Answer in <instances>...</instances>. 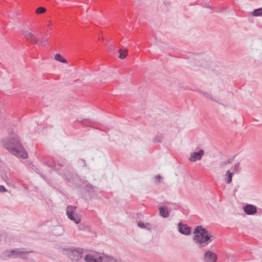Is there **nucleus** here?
Wrapping results in <instances>:
<instances>
[{"instance_id": "22", "label": "nucleus", "mask_w": 262, "mask_h": 262, "mask_svg": "<svg viewBox=\"0 0 262 262\" xmlns=\"http://www.w3.org/2000/svg\"><path fill=\"white\" fill-rule=\"evenodd\" d=\"M252 15L255 17L262 16V7L254 9L252 12Z\"/></svg>"}, {"instance_id": "37", "label": "nucleus", "mask_w": 262, "mask_h": 262, "mask_svg": "<svg viewBox=\"0 0 262 262\" xmlns=\"http://www.w3.org/2000/svg\"><path fill=\"white\" fill-rule=\"evenodd\" d=\"M30 261L31 262H35V261H34L33 259H30Z\"/></svg>"}, {"instance_id": "5", "label": "nucleus", "mask_w": 262, "mask_h": 262, "mask_svg": "<svg viewBox=\"0 0 262 262\" xmlns=\"http://www.w3.org/2000/svg\"><path fill=\"white\" fill-rule=\"evenodd\" d=\"M77 207L75 206H68L66 209V214L68 217L73 221L76 224H78L81 222L80 216L76 213Z\"/></svg>"}, {"instance_id": "27", "label": "nucleus", "mask_w": 262, "mask_h": 262, "mask_svg": "<svg viewBox=\"0 0 262 262\" xmlns=\"http://www.w3.org/2000/svg\"><path fill=\"white\" fill-rule=\"evenodd\" d=\"M199 61L198 59H194L190 61L191 64L193 66H201V64L199 63Z\"/></svg>"}, {"instance_id": "6", "label": "nucleus", "mask_w": 262, "mask_h": 262, "mask_svg": "<svg viewBox=\"0 0 262 262\" xmlns=\"http://www.w3.org/2000/svg\"><path fill=\"white\" fill-rule=\"evenodd\" d=\"M69 257L73 261H78L82 257L83 251L82 249H68Z\"/></svg>"}, {"instance_id": "7", "label": "nucleus", "mask_w": 262, "mask_h": 262, "mask_svg": "<svg viewBox=\"0 0 262 262\" xmlns=\"http://www.w3.org/2000/svg\"><path fill=\"white\" fill-rule=\"evenodd\" d=\"M24 35L27 40L33 44H38L39 43L42 46H45L46 45V40H41L39 41L38 39L33 38V35L29 31H25L24 32Z\"/></svg>"}, {"instance_id": "38", "label": "nucleus", "mask_w": 262, "mask_h": 262, "mask_svg": "<svg viewBox=\"0 0 262 262\" xmlns=\"http://www.w3.org/2000/svg\"><path fill=\"white\" fill-rule=\"evenodd\" d=\"M116 262H118V261L117 260Z\"/></svg>"}, {"instance_id": "16", "label": "nucleus", "mask_w": 262, "mask_h": 262, "mask_svg": "<svg viewBox=\"0 0 262 262\" xmlns=\"http://www.w3.org/2000/svg\"><path fill=\"white\" fill-rule=\"evenodd\" d=\"M119 54V58L121 59H123L126 58L127 55V50L124 47H122L118 50Z\"/></svg>"}, {"instance_id": "32", "label": "nucleus", "mask_w": 262, "mask_h": 262, "mask_svg": "<svg viewBox=\"0 0 262 262\" xmlns=\"http://www.w3.org/2000/svg\"><path fill=\"white\" fill-rule=\"evenodd\" d=\"M201 5L203 7H205V8H209L210 9H213V7H212L211 6H209L208 4L205 3V4H202Z\"/></svg>"}, {"instance_id": "30", "label": "nucleus", "mask_w": 262, "mask_h": 262, "mask_svg": "<svg viewBox=\"0 0 262 262\" xmlns=\"http://www.w3.org/2000/svg\"><path fill=\"white\" fill-rule=\"evenodd\" d=\"M8 190L3 185H0V192H7Z\"/></svg>"}, {"instance_id": "36", "label": "nucleus", "mask_w": 262, "mask_h": 262, "mask_svg": "<svg viewBox=\"0 0 262 262\" xmlns=\"http://www.w3.org/2000/svg\"><path fill=\"white\" fill-rule=\"evenodd\" d=\"M2 164H3V162L2 161L0 160V167H1L2 166Z\"/></svg>"}, {"instance_id": "23", "label": "nucleus", "mask_w": 262, "mask_h": 262, "mask_svg": "<svg viewBox=\"0 0 262 262\" xmlns=\"http://www.w3.org/2000/svg\"><path fill=\"white\" fill-rule=\"evenodd\" d=\"M54 59L60 62H62V63H66L67 62V61L66 60V59H65L64 58H63L62 56V55L61 54H60L59 53H57L55 56H54Z\"/></svg>"}, {"instance_id": "19", "label": "nucleus", "mask_w": 262, "mask_h": 262, "mask_svg": "<svg viewBox=\"0 0 262 262\" xmlns=\"http://www.w3.org/2000/svg\"><path fill=\"white\" fill-rule=\"evenodd\" d=\"M200 93H202V94H203V95L210 99L211 100L213 101H215L216 102H217L218 103L220 104V103L217 100H216L215 98H214L210 94L208 93V92H205V91H202V90H199L198 91Z\"/></svg>"}, {"instance_id": "4", "label": "nucleus", "mask_w": 262, "mask_h": 262, "mask_svg": "<svg viewBox=\"0 0 262 262\" xmlns=\"http://www.w3.org/2000/svg\"><path fill=\"white\" fill-rule=\"evenodd\" d=\"M43 163L51 169L57 171L60 176L61 175L60 172L61 171L69 170L70 172H73L71 170L70 166L67 165L66 159L60 157L56 158L55 160L51 158H45L43 160Z\"/></svg>"}, {"instance_id": "8", "label": "nucleus", "mask_w": 262, "mask_h": 262, "mask_svg": "<svg viewBox=\"0 0 262 262\" xmlns=\"http://www.w3.org/2000/svg\"><path fill=\"white\" fill-rule=\"evenodd\" d=\"M218 259L217 255L214 252L207 250L204 255V262H216Z\"/></svg>"}, {"instance_id": "20", "label": "nucleus", "mask_w": 262, "mask_h": 262, "mask_svg": "<svg viewBox=\"0 0 262 262\" xmlns=\"http://www.w3.org/2000/svg\"><path fill=\"white\" fill-rule=\"evenodd\" d=\"M80 123L82 125L87 127H93V125L94 123L93 121L89 119L82 120L80 121Z\"/></svg>"}, {"instance_id": "12", "label": "nucleus", "mask_w": 262, "mask_h": 262, "mask_svg": "<svg viewBox=\"0 0 262 262\" xmlns=\"http://www.w3.org/2000/svg\"><path fill=\"white\" fill-rule=\"evenodd\" d=\"M245 213L247 215H253L257 212V207L254 205L246 204L243 207Z\"/></svg>"}, {"instance_id": "15", "label": "nucleus", "mask_w": 262, "mask_h": 262, "mask_svg": "<svg viewBox=\"0 0 262 262\" xmlns=\"http://www.w3.org/2000/svg\"><path fill=\"white\" fill-rule=\"evenodd\" d=\"M233 174V172H231L229 170L226 172L225 182L226 184H229L231 183Z\"/></svg>"}, {"instance_id": "18", "label": "nucleus", "mask_w": 262, "mask_h": 262, "mask_svg": "<svg viewBox=\"0 0 262 262\" xmlns=\"http://www.w3.org/2000/svg\"><path fill=\"white\" fill-rule=\"evenodd\" d=\"M33 252L32 251H21V249H19V258L23 259H28V256L30 253Z\"/></svg>"}, {"instance_id": "34", "label": "nucleus", "mask_w": 262, "mask_h": 262, "mask_svg": "<svg viewBox=\"0 0 262 262\" xmlns=\"http://www.w3.org/2000/svg\"><path fill=\"white\" fill-rule=\"evenodd\" d=\"M164 4L166 6H168L170 5V3L168 2H166V1H164Z\"/></svg>"}, {"instance_id": "28", "label": "nucleus", "mask_w": 262, "mask_h": 262, "mask_svg": "<svg viewBox=\"0 0 262 262\" xmlns=\"http://www.w3.org/2000/svg\"><path fill=\"white\" fill-rule=\"evenodd\" d=\"M46 11V8H45L44 7H40L37 9L36 13L37 14H41V13L45 12Z\"/></svg>"}, {"instance_id": "13", "label": "nucleus", "mask_w": 262, "mask_h": 262, "mask_svg": "<svg viewBox=\"0 0 262 262\" xmlns=\"http://www.w3.org/2000/svg\"><path fill=\"white\" fill-rule=\"evenodd\" d=\"M84 260L86 262H102L103 258L102 256H96L92 254H86L84 257Z\"/></svg>"}, {"instance_id": "35", "label": "nucleus", "mask_w": 262, "mask_h": 262, "mask_svg": "<svg viewBox=\"0 0 262 262\" xmlns=\"http://www.w3.org/2000/svg\"><path fill=\"white\" fill-rule=\"evenodd\" d=\"M81 161H82V163H83V164H84V166H86V164H85V160L82 159V160H81Z\"/></svg>"}, {"instance_id": "14", "label": "nucleus", "mask_w": 262, "mask_h": 262, "mask_svg": "<svg viewBox=\"0 0 262 262\" xmlns=\"http://www.w3.org/2000/svg\"><path fill=\"white\" fill-rule=\"evenodd\" d=\"M159 213L161 216L166 218L169 215V212L167 207L165 206H160L159 208Z\"/></svg>"}, {"instance_id": "3", "label": "nucleus", "mask_w": 262, "mask_h": 262, "mask_svg": "<svg viewBox=\"0 0 262 262\" xmlns=\"http://www.w3.org/2000/svg\"><path fill=\"white\" fill-rule=\"evenodd\" d=\"M192 239L193 241L198 244L199 248H202L208 245L214 238V236L210 234L208 230L203 226H197L194 229Z\"/></svg>"}, {"instance_id": "21", "label": "nucleus", "mask_w": 262, "mask_h": 262, "mask_svg": "<svg viewBox=\"0 0 262 262\" xmlns=\"http://www.w3.org/2000/svg\"><path fill=\"white\" fill-rule=\"evenodd\" d=\"M102 257L103 258V262H116L117 261V259L114 258L113 257L108 256L104 254H103Z\"/></svg>"}, {"instance_id": "2", "label": "nucleus", "mask_w": 262, "mask_h": 262, "mask_svg": "<svg viewBox=\"0 0 262 262\" xmlns=\"http://www.w3.org/2000/svg\"><path fill=\"white\" fill-rule=\"evenodd\" d=\"M62 177L69 182L71 183L76 188H80L84 185V190L90 194L95 192V187L88 181L82 180L75 172H70L69 170L60 172Z\"/></svg>"}, {"instance_id": "24", "label": "nucleus", "mask_w": 262, "mask_h": 262, "mask_svg": "<svg viewBox=\"0 0 262 262\" xmlns=\"http://www.w3.org/2000/svg\"><path fill=\"white\" fill-rule=\"evenodd\" d=\"M235 157V156H234V157H231V158L228 159V160H227L226 161H225L223 162H222V164H221V165H220V167H224L225 166L227 165V164L231 163L233 161Z\"/></svg>"}, {"instance_id": "9", "label": "nucleus", "mask_w": 262, "mask_h": 262, "mask_svg": "<svg viewBox=\"0 0 262 262\" xmlns=\"http://www.w3.org/2000/svg\"><path fill=\"white\" fill-rule=\"evenodd\" d=\"M19 249H15L11 250H6L3 252V255L4 258L3 259H5L6 258L13 257L17 258L19 257Z\"/></svg>"}, {"instance_id": "29", "label": "nucleus", "mask_w": 262, "mask_h": 262, "mask_svg": "<svg viewBox=\"0 0 262 262\" xmlns=\"http://www.w3.org/2000/svg\"><path fill=\"white\" fill-rule=\"evenodd\" d=\"M31 168L32 169H33L35 171H36V173L39 174L40 169H38L36 165L33 164L32 163H31Z\"/></svg>"}, {"instance_id": "10", "label": "nucleus", "mask_w": 262, "mask_h": 262, "mask_svg": "<svg viewBox=\"0 0 262 262\" xmlns=\"http://www.w3.org/2000/svg\"><path fill=\"white\" fill-rule=\"evenodd\" d=\"M179 232L185 235H189L191 234V228L187 224L179 223L178 224Z\"/></svg>"}, {"instance_id": "26", "label": "nucleus", "mask_w": 262, "mask_h": 262, "mask_svg": "<svg viewBox=\"0 0 262 262\" xmlns=\"http://www.w3.org/2000/svg\"><path fill=\"white\" fill-rule=\"evenodd\" d=\"M163 138V136L161 134L160 135H156L153 139V142L161 143Z\"/></svg>"}, {"instance_id": "1", "label": "nucleus", "mask_w": 262, "mask_h": 262, "mask_svg": "<svg viewBox=\"0 0 262 262\" xmlns=\"http://www.w3.org/2000/svg\"><path fill=\"white\" fill-rule=\"evenodd\" d=\"M2 143L5 149L16 157L23 159L28 157V153L20 143L17 135H12L9 137L3 139Z\"/></svg>"}, {"instance_id": "25", "label": "nucleus", "mask_w": 262, "mask_h": 262, "mask_svg": "<svg viewBox=\"0 0 262 262\" xmlns=\"http://www.w3.org/2000/svg\"><path fill=\"white\" fill-rule=\"evenodd\" d=\"M231 169L232 170V172H233V173L234 172H238L240 170V163H236L234 166L231 167Z\"/></svg>"}, {"instance_id": "11", "label": "nucleus", "mask_w": 262, "mask_h": 262, "mask_svg": "<svg viewBox=\"0 0 262 262\" xmlns=\"http://www.w3.org/2000/svg\"><path fill=\"white\" fill-rule=\"evenodd\" d=\"M204 154V151L203 149H201L197 152H191L189 160L191 162H195L197 160H200L201 159Z\"/></svg>"}, {"instance_id": "31", "label": "nucleus", "mask_w": 262, "mask_h": 262, "mask_svg": "<svg viewBox=\"0 0 262 262\" xmlns=\"http://www.w3.org/2000/svg\"><path fill=\"white\" fill-rule=\"evenodd\" d=\"M162 177L160 174H158L155 177L156 182H160L162 179Z\"/></svg>"}, {"instance_id": "33", "label": "nucleus", "mask_w": 262, "mask_h": 262, "mask_svg": "<svg viewBox=\"0 0 262 262\" xmlns=\"http://www.w3.org/2000/svg\"><path fill=\"white\" fill-rule=\"evenodd\" d=\"M5 178H4L3 176L2 177V179L7 183V179L8 180V179L7 178V176H5Z\"/></svg>"}, {"instance_id": "17", "label": "nucleus", "mask_w": 262, "mask_h": 262, "mask_svg": "<svg viewBox=\"0 0 262 262\" xmlns=\"http://www.w3.org/2000/svg\"><path fill=\"white\" fill-rule=\"evenodd\" d=\"M138 226L142 229H146L148 230H150L151 229V225L150 224L147 223H144L142 221H139L138 223Z\"/></svg>"}]
</instances>
